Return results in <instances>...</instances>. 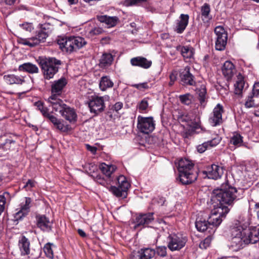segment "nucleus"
Here are the masks:
<instances>
[{
  "label": "nucleus",
  "mask_w": 259,
  "mask_h": 259,
  "mask_svg": "<svg viewBox=\"0 0 259 259\" xmlns=\"http://www.w3.org/2000/svg\"><path fill=\"white\" fill-rule=\"evenodd\" d=\"M214 33L217 35L216 50L219 51L224 50L225 49L228 39L227 32L223 26H218L215 28Z\"/></svg>",
  "instance_id": "nucleus-12"
},
{
  "label": "nucleus",
  "mask_w": 259,
  "mask_h": 259,
  "mask_svg": "<svg viewBox=\"0 0 259 259\" xmlns=\"http://www.w3.org/2000/svg\"><path fill=\"white\" fill-rule=\"evenodd\" d=\"M223 112V106L220 104H218L209 116V123L212 126H217L223 123L222 113Z\"/></svg>",
  "instance_id": "nucleus-14"
},
{
  "label": "nucleus",
  "mask_w": 259,
  "mask_h": 259,
  "mask_svg": "<svg viewBox=\"0 0 259 259\" xmlns=\"http://www.w3.org/2000/svg\"><path fill=\"white\" fill-rule=\"evenodd\" d=\"M50 26V25L49 24H41L40 30H44V31H48V28H49L50 30L51 31Z\"/></svg>",
  "instance_id": "nucleus-60"
},
{
  "label": "nucleus",
  "mask_w": 259,
  "mask_h": 259,
  "mask_svg": "<svg viewBox=\"0 0 259 259\" xmlns=\"http://www.w3.org/2000/svg\"><path fill=\"white\" fill-rule=\"evenodd\" d=\"M37 225L43 231L49 232L51 230L52 223L49 219L45 215L36 217Z\"/></svg>",
  "instance_id": "nucleus-22"
},
{
  "label": "nucleus",
  "mask_w": 259,
  "mask_h": 259,
  "mask_svg": "<svg viewBox=\"0 0 259 259\" xmlns=\"http://www.w3.org/2000/svg\"><path fill=\"white\" fill-rule=\"evenodd\" d=\"M19 42L30 47H33L38 45L37 40L34 39L33 37L28 38H21Z\"/></svg>",
  "instance_id": "nucleus-40"
},
{
  "label": "nucleus",
  "mask_w": 259,
  "mask_h": 259,
  "mask_svg": "<svg viewBox=\"0 0 259 259\" xmlns=\"http://www.w3.org/2000/svg\"><path fill=\"white\" fill-rule=\"evenodd\" d=\"M31 202V200L29 197H25L24 203H22L21 204L19 210L14 214V217L15 221L21 220L28 214L29 211Z\"/></svg>",
  "instance_id": "nucleus-16"
},
{
  "label": "nucleus",
  "mask_w": 259,
  "mask_h": 259,
  "mask_svg": "<svg viewBox=\"0 0 259 259\" xmlns=\"http://www.w3.org/2000/svg\"><path fill=\"white\" fill-rule=\"evenodd\" d=\"M4 79L9 84H22L25 82V76L14 74L5 75Z\"/></svg>",
  "instance_id": "nucleus-20"
},
{
  "label": "nucleus",
  "mask_w": 259,
  "mask_h": 259,
  "mask_svg": "<svg viewBox=\"0 0 259 259\" xmlns=\"http://www.w3.org/2000/svg\"><path fill=\"white\" fill-rule=\"evenodd\" d=\"M250 94L259 99V82L254 83Z\"/></svg>",
  "instance_id": "nucleus-51"
},
{
  "label": "nucleus",
  "mask_w": 259,
  "mask_h": 259,
  "mask_svg": "<svg viewBox=\"0 0 259 259\" xmlns=\"http://www.w3.org/2000/svg\"><path fill=\"white\" fill-rule=\"evenodd\" d=\"M158 203L160 204V205L162 206L165 204V203L166 202V199L164 197H159L158 198Z\"/></svg>",
  "instance_id": "nucleus-59"
},
{
  "label": "nucleus",
  "mask_w": 259,
  "mask_h": 259,
  "mask_svg": "<svg viewBox=\"0 0 259 259\" xmlns=\"http://www.w3.org/2000/svg\"><path fill=\"white\" fill-rule=\"evenodd\" d=\"M49 106L51 107L53 110L59 112L60 114L63 111L67 105L64 104L62 100L57 96L51 95L48 99Z\"/></svg>",
  "instance_id": "nucleus-17"
},
{
  "label": "nucleus",
  "mask_w": 259,
  "mask_h": 259,
  "mask_svg": "<svg viewBox=\"0 0 259 259\" xmlns=\"http://www.w3.org/2000/svg\"><path fill=\"white\" fill-rule=\"evenodd\" d=\"M131 63L133 66H139L144 69L150 68L152 65V61L147 60L143 57H137L131 59Z\"/></svg>",
  "instance_id": "nucleus-21"
},
{
  "label": "nucleus",
  "mask_w": 259,
  "mask_h": 259,
  "mask_svg": "<svg viewBox=\"0 0 259 259\" xmlns=\"http://www.w3.org/2000/svg\"><path fill=\"white\" fill-rule=\"evenodd\" d=\"M211 237L208 236L199 244V247L201 249H206L209 246L211 241Z\"/></svg>",
  "instance_id": "nucleus-49"
},
{
  "label": "nucleus",
  "mask_w": 259,
  "mask_h": 259,
  "mask_svg": "<svg viewBox=\"0 0 259 259\" xmlns=\"http://www.w3.org/2000/svg\"><path fill=\"white\" fill-rule=\"evenodd\" d=\"M44 251L46 255V256L50 258H53L54 257L53 251L51 247V244L50 243H47L44 247Z\"/></svg>",
  "instance_id": "nucleus-45"
},
{
  "label": "nucleus",
  "mask_w": 259,
  "mask_h": 259,
  "mask_svg": "<svg viewBox=\"0 0 259 259\" xmlns=\"http://www.w3.org/2000/svg\"><path fill=\"white\" fill-rule=\"evenodd\" d=\"M244 106L247 108H258L259 107V99L250 93L245 99Z\"/></svg>",
  "instance_id": "nucleus-31"
},
{
  "label": "nucleus",
  "mask_w": 259,
  "mask_h": 259,
  "mask_svg": "<svg viewBox=\"0 0 259 259\" xmlns=\"http://www.w3.org/2000/svg\"><path fill=\"white\" fill-rule=\"evenodd\" d=\"M222 69L223 75L227 79H231L236 71L234 65L229 61L224 63Z\"/></svg>",
  "instance_id": "nucleus-25"
},
{
  "label": "nucleus",
  "mask_w": 259,
  "mask_h": 259,
  "mask_svg": "<svg viewBox=\"0 0 259 259\" xmlns=\"http://www.w3.org/2000/svg\"><path fill=\"white\" fill-rule=\"evenodd\" d=\"M123 107V104L122 102H118L116 103L112 107L111 110L118 112Z\"/></svg>",
  "instance_id": "nucleus-56"
},
{
  "label": "nucleus",
  "mask_w": 259,
  "mask_h": 259,
  "mask_svg": "<svg viewBox=\"0 0 259 259\" xmlns=\"http://www.w3.org/2000/svg\"><path fill=\"white\" fill-rule=\"evenodd\" d=\"M249 224L247 220L232 229V238L229 245L230 249L237 251L243 248L245 244H254L258 241L259 226H249Z\"/></svg>",
  "instance_id": "nucleus-1"
},
{
  "label": "nucleus",
  "mask_w": 259,
  "mask_h": 259,
  "mask_svg": "<svg viewBox=\"0 0 259 259\" xmlns=\"http://www.w3.org/2000/svg\"><path fill=\"white\" fill-rule=\"evenodd\" d=\"M153 214V213L149 212L138 215L135 221V228L140 226L147 225L152 223L154 221Z\"/></svg>",
  "instance_id": "nucleus-19"
},
{
  "label": "nucleus",
  "mask_w": 259,
  "mask_h": 259,
  "mask_svg": "<svg viewBox=\"0 0 259 259\" xmlns=\"http://www.w3.org/2000/svg\"><path fill=\"white\" fill-rule=\"evenodd\" d=\"M207 143L204 142L202 144L199 145L197 146V150L200 153H202L205 152L208 148Z\"/></svg>",
  "instance_id": "nucleus-53"
},
{
  "label": "nucleus",
  "mask_w": 259,
  "mask_h": 259,
  "mask_svg": "<svg viewBox=\"0 0 259 259\" xmlns=\"http://www.w3.org/2000/svg\"><path fill=\"white\" fill-rule=\"evenodd\" d=\"M255 208L256 209L257 217L259 219V203H257L255 204Z\"/></svg>",
  "instance_id": "nucleus-64"
},
{
  "label": "nucleus",
  "mask_w": 259,
  "mask_h": 259,
  "mask_svg": "<svg viewBox=\"0 0 259 259\" xmlns=\"http://www.w3.org/2000/svg\"><path fill=\"white\" fill-rule=\"evenodd\" d=\"M132 86L140 90H143L144 89L148 88V86L147 82H143L138 84H133L132 85Z\"/></svg>",
  "instance_id": "nucleus-54"
},
{
  "label": "nucleus",
  "mask_w": 259,
  "mask_h": 259,
  "mask_svg": "<svg viewBox=\"0 0 259 259\" xmlns=\"http://www.w3.org/2000/svg\"><path fill=\"white\" fill-rule=\"evenodd\" d=\"M191 95L190 94L180 95L179 97L180 100L182 103L186 105H189L191 103Z\"/></svg>",
  "instance_id": "nucleus-47"
},
{
  "label": "nucleus",
  "mask_w": 259,
  "mask_h": 259,
  "mask_svg": "<svg viewBox=\"0 0 259 259\" xmlns=\"http://www.w3.org/2000/svg\"><path fill=\"white\" fill-rule=\"evenodd\" d=\"M176 49L180 52L184 59L192 58L194 55V49L191 47L179 45L177 47Z\"/></svg>",
  "instance_id": "nucleus-27"
},
{
  "label": "nucleus",
  "mask_w": 259,
  "mask_h": 259,
  "mask_svg": "<svg viewBox=\"0 0 259 259\" xmlns=\"http://www.w3.org/2000/svg\"><path fill=\"white\" fill-rule=\"evenodd\" d=\"M102 28L99 27H95L92 28H87L86 32L87 35L89 37H93V36L102 34L103 32Z\"/></svg>",
  "instance_id": "nucleus-39"
},
{
  "label": "nucleus",
  "mask_w": 259,
  "mask_h": 259,
  "mask_svg": "<svg viewBox=\"0 0 259 259\" xmlns=\"http://www.w3.org/2000/svg\"><path fill=\"white\" fill-rule=\"evenodd\" d=\"M155 253L160 257H164L167 255V248L165 246H159L156 248Z\"/></svg>",
  "instance_id": "nucleus-44"
},
{
  "label": "nucleus",
  "mask_w": 259,
  "mask_h": 259,
  "mask_svg": "<svg viewBox=\"0 0 259 259\" xmlns=\"http://www.w3.org/2000/svg\"><path fill=\"white\" fill-rule=\"evenodd\" d=\"M155 121L152 117L139 115L137 117V128L141 133L149 134L155 129Z\"/></svg>",
  "instance_id": "nucleus-10"
},
{
  "label": "nucleus",
  "mask_w": 259,
  "mask_h": 259,
  "mask_svg": "<svg viewBox=\"0 0 259 259\" xmlns=\"http://www.w3.org/2000/svg\"><path fill=\"white\" fill-rule=\"evenodd\" d=\"M221 138L219 136H216L215 137L213 138L212 140L208 141L206 142V143H207V146L209 148L218 145L221 142Z\"/></svg>",
  "instance_id": "nucleus-46"
},
{
  "label": "nucleus",
  "mask_w": 259,
  "mask_h": 259,
  "mask_svg": "<svg viewBox=\"0 0 259 259\" xmlns=\"http://www.w3.org/2000/svg\"><path fill=\"white\" fill-rule=\"evenodd\" d=\"M16 0H5V3L8 5H13Z\"/></svg>",
  "instance_id": "nucleus-63"
},
{
  "label": "nucleus",
  "mask_w": 259,
  "mask_h": 259,
  "mask_svg": "<svg viewBox=\"0 0 259 259\" xmlns=\"http://www.w3.org/2000/svg\"><path fill=\"white\" fill-rule=\"evenodd\" d=\"M35 105L43 116L47 118L57 130L62 132H67L70 130L69 125H65L62 120L57 118L56 116L49 113L48 108L47 107H45L44 104L41 101L35 102Z\"/></svg>",
  "instance_id": "nucleus-6"
},
{
  "label": "nucleus",
  "mask_w": 259,
  "mask_h": 259,
  "mask_svg": "<svg viewBox=\"0 0 259 259\" xmlns=\"http://www.w3.org/2000/svg\"><path fill=\"white\" fill-rule=\"evenodd\" d=\"M113 86V82L108 76H105L101 77L99 87L102 91H105L108 88H112Z\"/></svg>",
  "instance_id": "nucleus-35"
},
{
  "label": "nucleus",
  "mask_w": 259,
  "mask_h": 259,
  "mask_svg": "<svg viewBox=\"0 0 259 259\" xmlns=\"http://www.w3.org/2000/svg\"><path fill=\"white\" fill-rule=\"evenodd\" d=\"M118 186H111L109 191L116 197L125 198L127 195V190L131 186L126 178L123 175L119 176L117 179Z\"/></svg>",
  "instance_id": "nucleus-8"
},
{
  "label": "nucleus",
  "mask_w": 259,
  "mask_h": 259,
  "mask_svg": "<svg viewBox=\"0 0 259 259\" xmlns=\"http://www.w3.org/2000/svg\"><path fill=\"white\" fill-rule=\"evenodd\" d=\"M189 16L187 14H182L180 15L179 19L177 20L176 31L178 33H182L188 25Z\"/></svg>",
  "instance_id": "nucleus-23"
},
{
  "label": "nucleus",
  "mask_w": 259,
  "mask_h": 259,
  "mask_svg": "<svg viewBox=\"0 0 259 259\" xmlns=\"http://www.w3.org/2000/svg\"><path fill=\"white\" fill-rule=\"evenodd\" d=\"M77 232L81 237L84 238L87 236L86 233L82 229H78L77 230Z\"/></svg>",
  "instance_id": "nucleus-62"
},
{
  "label": "nucleus",
  "mask_w": 259,
  "mask_h": 259,
  "mask_svg": "<svg viewBox=\"0 0 259 259\" xmlns=\"http://www.w3.org/2000/svg\"><path fill=\"white\" fill-rule=\"evenodd\" d=\"M58 44L63 51L71 53L82 48L87 44V41L80 36H70L59 40Z\"/></svg>",
  "instance_id": "nucleus-5"
},
{
  "label": "nucleus",
  "mask_w": 259,
  "mask_h": 259,
  "mask_svg": "<svg viewBox=\"0 0 259 259\" xmlns=\"http://www.w3.org/2000/svg\"><path fill=\"white\" fill-rule=\"evenodd\" d=\"M35 182L34 181L32 180H28L24 186L23 188H25L27 190H30L32 188L35 186Z\"/></svg>",
  "instance_id": "nucleus-55"
},
{
  "label": "nucleus",
  "mask_w": 259,
  "mask_h": 259,
  "mask_svg": "<svg viewBox=\"0 0 259 259\" xmlns=\"http://www.w3.org/2000/svg\"><path fill=\"white\" fill-rule=\"evenodd\" d=\"M148 102L146 99H143L138 105V108L140 113H145L148 107Z\"/></svg>",
  "instance_id": "nucleus-43"
},
{
  "label": "nucleus",
  "mask_w": 259,
  "mask_h": 259,
  "mask_svg": "<svg viewBox=\"0 0 259 259\" xmlns=\"http://www.w3.org/2000/svg\"><path fill=\"white\" fill-rule=\"evenodd\" d=\"M99 168L102 172L106 176L108 181H110L111 175L116 169V166L114 165H108L105 163H102L100 165Z\"/></svg>",
  "instance_id": "nucleus-26"
},
{
  "label": "nucleus",
  "mask_w": 259,
  "mask_h": 259,
  "mask_svg": "<svg viewBox=\"0 0 259 259\" xmlns=\"http://www.w3.org/2000/svg\"><path fill=\"white\" fill-rule=\"evenodd\" d=\"M195 226L197 230L199 232H204L208 230V232H210V230H212L211 226L209 227L208 220L206 221L202 219H197L195 222Z\"/></svg>",
  "instance_id": "nucleus-29"
},
{
  "label": "nucleus",
  "mask_w": 259,
  "mask_h": 259,
  "mask_svg": "<svg viewBox=\"0 0 259 259\" xmlns=\"http://www.w3.org/2000/svg\"><path fill=\"white\" fill-rule=\"evenodd\" d=\"M86 147H87V149L89 151H91L93 154L96 153V152L97 151V149L96 147L91 146L89 144H87Z\"/></svg>",
  "instance_id": "nucleus-58"
},
{
  "label": "nucleus",
  "mask_w": 259,
  "mask_h": 259,
  "mask_svg": "<svg viewBox=\"0 0 259 259\" xmlns=\"http://www.w3.org/2000/svg\"><path fill=\"white\" fill-rule=\"evenodd\" d=\"M196 92L198 95L199 101L201 105L204 107L206 94V90L204 86L201 85L200 88L197 89Z\"/></svg>",
  "instance_id": "nucleus-38"
},
{
  "label": "nucleus",
  "mask_w": 259,
  "mask_h": 259,
  "mask_svg": "<svg viewBox=\"0 0 259 259\" xmlns=\"http://www.w3.org/2000/svg\"><path fill=\"white\" fill-rule=\"evenodd\" d=\"M187 242V237L181 234L172 233L169 234L166 238L167 247L171 251L181 250L185 246Z\"/></svg>",
  "instance_id": "nucleus-9"
},
{
  "label": "nucleus",
  "mask_w": 259,
  "mask_h": 259,
  "mask_svg": "<svg viewBox=\"0 0 259 259\" xmlns=\"http://www.w3.org/2000/svg\"><path fill=\"white\" fill-rule=\"evenodd\" d=\"M61 115L70 122H75L77 120V114L75 110L67 105H66L63 111L61 113Z\"/></svg>",
  "instance_id": "nucleus-24"
},
{
  "label": "nucleus",
  "mask_w": 259,
  "mask_h": 259,
  "mask_svg": "<svg viewBox=\"0 0 259 259\" xmlns=\"http://www.w3.org/2000/svg\"><path fill=\"white\" fill-rule=\"evenodd\" d=\"M5 195H9L8 192H5L3 195H0V214L3 212L6 203Z\"/></svg>",
  "instance_id": "nucleus-50"
},
{
  "label": "nucleus",
  "mask_w": 259,
  "mask_h": 259,
  "mask_svg": "<svg viewBox=\"0 0 259 259\" xmlns=\"http://www.w3.org/2000/svg\"><path fill=\"white\" fill-rule=\"evenodd\" d=\"M131 5H136L138 3L146 2L147 0H130Z\"/></svg>",
  "instance_id": "nucleus-61"
},
{
  "label": "nucleus",
  "mask_w": 259,
  "mask_h": 259,
  "mask_svg": "<svg viewBox=\"0 0 259 259\" xmlns=\"http://www.w3.org/2000/svg\"><path fill=\"white\" fill-rule=\"evenodd\" d=\"M39 65L42 70L44 78L50 79L58 72L61 61L55 58H49L41 59Z\"/></svg>",
  "instance_id": "nucleus-4"
},
{
  "label": "nucleus",
  "mask_w": 259,
  "mask_h": 259,
  "mask_svg": "<svg viewBox=\"0 0 259 259\" xmlns=\"http://www.w3.org/2000/svg\"><path fill=\"white\" fill-rule=\"evenodd\" d=\"M180 182L183 185H189L197 179L198 174L195 170L194 164L187 159H181L178 163Z\"/></svg>",
  "instance_id": "nucleus-3"
},
{
  "label": "nucleus",
  "mask_w": 259,
  "mask_h": 259,
  "mask_svg": "<svg viewBox=\"0 0 259 259\" xmlns=\"http://www.w3.org/2000/svg\"><path fill=\"white\" fill-rule=\"evenodd\" d=\"M19 71H23L31 74L37 73L39 69L36 65L31 63H25L19 66Z\"/></svg>",
  "instance_id": "nucleus-32"
},
{
  "label": "nucleus",
  "mask_w": 259,
  "mask_h": 259,
  "mask_svg": "<svg viewBox=\"0 0 259 259\" xmlns=\"http://www.w3.org/2000/svg\"><path fill=\"white\" fill-rule=\"evenodd\" d=\"M237 192L236 188L229 184V180L226 177L225 182L221 185V188L213 190L211 200L216 203L217 206L231 205L236 198Z\"/></svg>",
  "instance_id": "nucleus-2"
},
{
  "label": "nucleus",
  "mask_w": 259,
  "mask_h": 259,
  "mask_svg": "<svg viewBox=\"0 0 259 259\" xmlns=\"http://www.w3.org/2000/svg\"><path fill=\"white\" fill-rule=\"evenodd\" d=\"M190 67L187 66L179 71L180 83L183 85H195V77L190 73Z\"/></svg>",
  "instance_id": "nucleus-13"
},
{
  "label": "nucleus",
  "mask_w": 259,
  "mask_h": 259,
  "mask_svg": "<svg viewBox=\"0 0 259 259\" xmlns=\"http://www.w3.org/2000/svg\"><path fill=\"white\" fill-rule=\"evenodd\" d=\"M242 142V137L237 133H234L230 140V144L237 146H241Z\"/></svg>",
  "instance_id": "nucleus-41"
},
{
  "label": "nucleus",
  "mask_w": 259,
  "mask_h": 259,
  "mask_svg": "<svg viewBox=\"0 0 259 259\" xmlns=\"http://www.w3.org/2000/svg\"><path fill=\"white\" fill-rule=\"evenodd\" d=\"M28 255V257L30 259H37L40 256V250L39 249H30V253Z\"/></svg>",
  "instance_id": "nucleus-48"
},
{
  "label": "nucleus",
  "mask_w": 259,
  "mask_h": 259,
  "mask_svg": "<svg viewBox=\"0 0 259 259\" xmlns=\"http://www.w3.org/2000/svg\"><path fill=\"white\" fill-rule=\"evenodd\" d=\"M210 8L209 5L205 3L201 8V18L204 23H208L211 19L210 15Z\"/></svg>",
  "instance_id": "nucleus-30"
},
{
  "label": "nucleus",
  "mask_w": 259,
  "mask_h": 259,
  "mask_svg": "<svg viewBox=\"0 0 259 259\" xmlns=\"http://www.w3.org/2000/svg\"><path fill=\"white\" fill-rule=\"evenodd\" d=\"M19 246L21 254H29L30 253V242L25 236H22L19 241Z\"/></svg>",
  "instance_id": "nucleus-28"
},
{
  "label": "nucleus",
  "mask_w": 259,
  "mask_h": 259,
  "mask_svg": "<svg viewBox=\"0 0 259 259\" xmlns=\"http://www.w3.org/2000/svg\"><path fill=\"white\" fill-rule=\"evenodd\" d=\"M99 20L101 22L105 23L107 24L108 27H111L116 25L118 21V18L116 16L110 17L105 15L100 16L99 18Z\"/></svg>",
  "instance_id": "nucleus-33"
},
{
  "label": "nucleus",
  "mask_w": 259,
  "mask_h": 259,
  "mask_svg": "<svg viewBox=\"0 0 259 259\" xmlns=\"http://www.w3.org/2000/svg\"><path fill=\"white\" fill-rule=\"evenodd\" d=\"M91 176L95 181L103 186H105L106 185L108 184V180H105V178L103 177L101 175L95 173L92 175Z\"/></svg>",
  "instance_id": "nucleus-42"
},
{
  "label": "nucleus",
  "mask_w": 259,
  "mask_h": 259,
  "mask_svg": "<svg viewBox=\"0 0 259 259\" xmlns=\"http://www.w3.org/2000/svg\"><path fill=\"white\" fill-rule=\"evenodd\" d=\"M67 83V80L64 77H61L60 79L54 81L51 85L52 95L57 97L61 95L63 89Z\"/></svg>",
  "instance_id": "nucleus-18"
},
{
  "label": "nucleus",
  "mask_w": 259,
  "mask_h": 259,
  "mask_svg": "<svg viewBox=\"0 0 259 259\" xmlns=\"http://www.w3.org/2000/svg\"><path fill=\"white\" fill-rule=\"evenodd\" d=\"M21 26H22L23 29L26 30V31H29V32H31L32 31V30L33 29L32 24L31 23H26L22 24L21 25Z\"/></svg>",
  "instance_id": "nucleus-57"
},
{
  "label": "nucleus",
  "mask_w": 259,
  "mask_h": 259,
  "mask_svg": "<svg viewBox=\"0 0 259 259\" xmlns=\"http://www.w3.org/2000/svg\"><path fill=\"white\" fill-rule=\"evenodd\" d=\"M113 60V56L111 54L104 53L102 56L100 63L102 66L105 67L110 65Z\"/></svg>",
  "instance_id": "nucleus-37"
},
{
  "label": "nucleus",
  "mask_w": 259,
  "mask_h": 259,
  "mask_svg": "<svg viewBox=\"0 0 259 259\" xmlns=\"http://www.w3.org/2000/svg\"><path fill=\"white\" fill-rule=\"evenodd\" d=\"M91 112L97 115L103 112L105 108L103 97L92 96L88 102Z\"/></svg>",
  "instance_id": "nucleus-11"
},
{
  "label": "nucleus",
  "mask_w": 259,
  "mask_h": 259,
  "mask_svg": "<svg viewBox=\"0 0 259 259\" xmlns=\"http://www.w3.org/2000/svg\"><path fill=\"white\" fill-rule=\"evenodd\" d=\"M230 209L227 206H217L211 211L210 215L208 218L209 227L212 229L219 226L225 218Z\"/></svg>",
  "instance_id": "nucleus-7"
},
{
  "label": "nucleus",
  "mask_w": 259,
  "mask_h": 259,
  "mask_svg": "<svg viewBox=\"0 0 259 259\" xmlns=\"http://www.w3.org/2000/svg\"><path fill=\"white\" fill-rule=\"evenodd\" d=\"M178 74V71L176 70H173L171 72L169 75L170 81L169 83L170 85H172L177 80Z\"/></svg>",
  "instance_id": "nucleus-52"
},
{
  "label": "nucleus",
  "mask_w": 259,
  "mask_h": 259,
  "mask_svg": "<svg viewBox=\"0 0 259 259\" xmlns=\"http://www.w3.org/2000/svg\"><path fill=\"white\" fill-rule=\"evenodd\" d=\"M202 172L208 179L217 180L221 177L224 170L222 167L213 164L207 166L206 170H203Z\"/></svg>",
  "instance_id": "nucleus-15"
},
{
  "label": "nucleus",
  "mask_w": 259,
  "mask_h": 259,
  "mask_svg": "<svg viewBox=\"0 0 259 259\" xmlns=\"http://www.w3.org/2000/svg\"><path fill=\"white\" fill-rule=\"evenodd\" d=\"M51 32L49 28H48V31H44V30H40L37 33L35 36L33 37L34 39L38 41V45L41 42H44L49 36V33Z\"/></svg>",
  "instance_id": "nucleus-36"
},
{
  "label": "nucleus",
  "mask_w": 259,
  "mask_h": 259,
  "mask_svg": "<svg viewBox=\"0 0 259 259\" xmlns=\"http://www.w3.org/2000/svg\"><path fill=\"white\" fill-rule=\"evenodd\" d=\"M245 81L243 77L239 74L237 76V80L234 84L235 93L236 95H241L245 88Z\"/></svg>",
  "instance_id": "nucleus-34"
}]
</instances>
